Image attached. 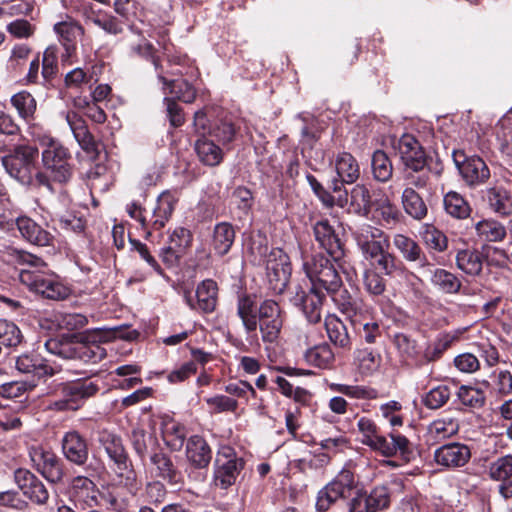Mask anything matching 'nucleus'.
<instances>
[{
	"mask_svg": "<svg viewBox=\"0 0 512 512\" xmlns=\"http://www.w3.org/2000/svg\"><path fill=\"white\" fill-rule=\"evenodd\" d=\"M5 261L22 266L18 269V278L30 291L51 300H61L68 296V289L54 274L47 271V265L41 258L12 248L6 252Z\"/></svg>",
	"mask_w": 512,
	"mask_h": 512,
	"instance_id": "1",
	"label": "nucleus"
},
{
	"mask_svg": "<svg viewBox=\"0 0 512 512\" xmlns=\"http://www.w3.org/2000/svg\"><path fill=\"white\" fill-rule=\"evenodd\" d=\"M358 431L362 435L361 442L383 456L392 457L400 455L405 460H410L413 451L410 441L398 432H391L388 437L378 433L376 423L367 417H361L357 422Z\"/></svg>",
	"mask_w": 512,
	"mask_h": 512,
	"instance_id": "2",
	"label": "nucleus"
},
{
	"mask_svg": "<svg viewBox=\"0 0 512 512\" xmlns=\"http://www.w3.org/2000/svg\"><path fill=\"white\" fill-rule=\"evenodd\" d=\"M37 141L42 148L43 168L49 172L52 180L60 184L69 182L73 175L69 150L50 135L38 136Z\"/></svg>",
	"mask_w": 512,
	"mask_h": 512,
	"instance_id": "3",
	"label": "nucleus"
},
{
	"mask_svg": "<svg viewBox=\"0 0 512 512\" xmlns=\"http://www.w3.org/2000/svg\"><path fill=\"white\" fill-rule=\"evenodd\" d=\"M98 391V383L89 379L61 383L56 390L59 398L50 401L48 408L54 411H76Z\"/></svg>",
	"mask_w": 512,
	"mask_h": 512,
	"instance_id": "4",
	"label": "nucleus"
},
{
	"mask_svg": "<svg viewBox=\"0 0 512 512\" xmlns=\"http://www.w3.org/2000/svg\"><path fill=\"white\" fill-rule=\"evenodd\" d=\"M39 149L30 144H19L1 156L6 173L19 183L30 182L31 172L35 170Z\"/></svg>",
	"mask_w": 512,
	"mask_h": 512,
	"instance_id": "5",
	"label": "nucleus"
},
{
	"mask_svg": "<svg viewBox=\"0 0 512 512\" xmlns=\"http://www.w3.org/2000/svg\"><path fill=\"white\" fill-rule=\"evenodd\" d=\"M303 269L310 279L311 287L317 290L335 292L342 286V279L335 265L322 254H316L304 260Z\"/></svg>",
	"mask_w": 512,
	"mask_h": 512,
	"instance_id": "6",
	"label": "nucleus"
},
{
	"mask_svg": "<svg viewBox=\"0 0 512 512\" xmlns=\"http://www.w3.org/2000/svg\"><path fill=\"white\" fill-rule=\"evenodd\" d=\"M244 464V460L238 457L233 449L230 447L222 448L215 460V485L221 489H227L235 484L241 470L244 468Z\"/></svg>",
	"mask_w": 512,
	"mask_h": 512,
	"instance_id": "7",
	"label": "nucleus"
},
{
	"mask_svg": "<svg viewBox=\"0 0 512 512\" xmlns=\"http://www.w3.org/2000/svg\"><path fill=\"white\" fill-rule=\"evenodd\" d=\"M354 486L355 479L353 473L349 470H342L318 492L316 500L317 511H327L337 500L350 495Z\"/></svg>",
	"mask_w": 512,
	"mask_h": 512,
	"instance_id": "8",
	"label": "nucleus"
},
{
	"mask_svg": "<svg viewBox=\"0 0 512 512\" xmlns=\"http://www.w3.org/2000/svg\"><path fill=\"white\" fill-rule=\"evenodd\" d=\"M363 257L371 261L389 248V240L385 233L370 224H362L352 232Z\"/></svg>",
	"mask_w": 512,
	"mask_h": 512,
	"instance_id": "9",
	"label": "nucleus"
},
{
	"mask_svg": "<svg viewBox=\"0 0 512 512\" xmlns=\"http://www.w3.org/2000/svg\"><path fill=\"white\" fill-rule=\"evenodd\" d=\"M452 158L460 175L470 187L485 184L490 178V169L478 156L467 157L462 150L453 151Z\"/></svg>",
	"mask_w": 512,
	"mask_h": 512,
	"instance_id": "10",
	"label": "nucleus"
},
{
	"mask_svg": "<svg viewBox=\"0 0 512 512\" xmlns=\"http://www.w3.org/2000/svg\"><path fill=\"white\" fill-rule=\"evenodd\" d=\"M28 452L33 467L44 478L52 483L62 480L64 474L62 463L51 449L42 445H32Z\"/></svg>",
	"mask_w": 512,
	"mask_h": 512,
	"instance_id": "11",
	"label": "nucleus"
},
{
	"mask_svg": "<svg viewBox=\"0 0 512 512\" xmlns=\"http://www.w3.org/2000/svg\"><path fill=\"white\" fill-rule=\"evenodd\" d=\"M399 157L409 170H421L426 166L425 152L418 140L411 134H404L395 144Z\"/></svg>",
	"mask_w": 512,
	"mask_h": 512,
	"instance_id": "12",
	"label": "nucleus"
},
{
	"mask_svg": "<svg viewBox=\"0 0 512 512\" xmlns=\"http://www.w3.org/2000/svg\"><path fill=\"white\" fill-rule=\"evenodd\" d=\"M14 481L23 495L32 502L43 505L49 499V492L44 484L28 469L18 468L14 472Z\"/></svg>",
	"mask_w": 512,
	"mask_h": 512,
	"instance_id": "13",
	"label": "nucleus"
},
{
	"mask_svg": "<svg viewBox=\"0 0 512 512\" xmlns=\"http://www.w3.org/2000/svg\"><path fill=\"white\" fill-rule=\"evenodd\" d=\"M471 458V450L469 446L453 442L442 445L434 452L435 462L446 468L463 467Z\"/></svg>",
	"mask_w": 512,
	"mask_h": 512,
	"instance_id": "14",
	"label": "nucleus"
},
{
	"mask_svg": "<svg viewBox=\"0 0 512 512\" xmlns=\"http://www.w3.org/2000/svg\"><path fill=\"white\" fill-rule=\"evenodd\" d=\"M325 294L321 290L310 287L309 291H304L298 287L293 297L295 305L300 306L307 320L311 323H317L321 319V311Z\"/></svg>",
	"mask_w": 512,
	"mask_h": 512,
	"instance_id": "15",
	"label": "nucleus"
},
{
	"mask_svg": "<svg viewBox=\"0 0 512 512\" xmlns=\"http://www.w3.org/2000/svg\"><path fill=\"white\" fill-rule=\"evenodd\" d=\"M218 287L215 281L211 279L204 280L198 285L194 296L190 292L185 293V301L187 305L194 310H200L204 313L212 312L217 303Z\"/></svg>",
	"mask_w": 512,
	"mask_h": 512,
	"instance_id": "16",
	"label": "nucleus"
},
{
	"mask_svg": "<svg viewBox=\"0 0 512 512\" xmlns=\"http://www.w3.org/2000/svg\"><path fill=\"white\" fill-rule=\"evenodd\" d=\"M150 473L171 485L183 483L182 472L174 465L170 456L163 452H154L150 456Z\"/></svg>",
	"mask_w": 512,
	"mask_h": 512,
	"instance_id": "17",
	"label": "nucleus"
},
{
	"mask_svg": "<svg viewBox=\"0 0 512 512\" xmlns=\"http://www.w3.org/2000/svg\"><path fill=\"white\" fill-rule=\"evenodd\" d=\"M70 495L74 502L84 507L92 508L99 505V489L88 477L77 476L73 478L70 485Z\"/></svg>",
	"mask_w": 512,
	"mask_h": 512,
	"instance_id": "18",
	"label": "nucleus"
},
{
	"mask_svg": "<svg viewBox=\"0 0 512 512\" xmlns=\"http://www.w3.org/2000/svg\"><path fill=\"white\" fill-rule=\"evenodd\" d=\"M393 245L406 261L419 262L421 269L431 272L432 265L415 240L404 234H395L393 237Z\"/></svg>",
	"mask_w": 512,
	"mask_h": 512,
	"instance_id": "19",
	"label": "nucleus"
},
{
	"mask_svg": "<svg viewBox=\"0 0 512 512\" xmlns=\"http://www.w3.org/2000/svg\"><path fill=\"white\" fill-rule=\"evenodd\" d=\"M62 450L67 460L83 465L88 459V445L86 440L77 432L69 431L62 438Z\"/></svg>",
	"mask_w": 512,
	"mask_h": 512,
	"instance_id": "20",
	"label": "nucleus"
},
{
	"mask_svg": "<svg viewBox=\"0 0 512 512\" xmlns=\"http://www.w3.org/2000/svg\"><path fill=\"white\" fill-rule=\"evenodd\" d=\"M314 235L316 241L334 260H338L343 256L342 244L327 220H322L315 224Z\"/></svg>",
	"mask_w": 512,
	"mask_h": 512,
	"instance_id": "21",
	"label": "nucleus"
},
{
	"mask_svg": "<svg viewBox=\"0 0 512 512\" xmlns=\"http://www.w3.org/2000/svg\"><path fill=\"white\" fill-rule=\"evenodd\" d=\"M266 271L270 282L275 281V288L281 290L285 286L289 274L287 255L280 249L271 251L266 260Z\"/></svg>",
	"mask_w": 512,
	"mask_h": 512,
	"instance_id": "22",
	"label": "nucleus"
},
{
	"mask_svg": "<svg viewBox=\"0 0 512 512\" xmlns=\"http://www.w3.org/2000/svg\"><path fill=\"white\" fill-rule=\"evenodd\" d=\"M176 203L177 198L170 191L162 192L157 198L156 206L149 219V226L154 230L162 229L171 218Z\"/></svg>",
	"mask_w": 512,
	"mask_h": 512,
	"instance_id": "23",
	"label": "nucleus"
},
{
	"mask_svg": "<svg viewBox=\"0 0 512 512\" xmlns=\"http://www.w3.org/2000/svg\"><path fill=\"white\" fill-rule=\"evenodd\" d=\"M54 31L58 36L60 43L64 46L67 56L70 57L76 50V43L80 36L83 35L84 29L72 18L54 25Z\"/></svg>",
	"mask_w": 512,
	"mask_h": 512,
	"instance_id": "24",
	"label": "nucleus"
},
{
	"mask_svg": "<svg viewBox=\"0 0 512 512\" xmlns=\"http://www.w3.org/2000/svg\"><path fill=\"white\" fill-rule=\"evenodd\" d=\"M489 471L491 478L502 482L499 486L501 495L506 499L512 497V456L497 459L491 464Z\"/></svg>",
	"mask_w": 512,
	"mask_h": 512,
	"instance_id": "25",
	"label": "nucleus"
},
{
	"mask_svg": "<svg viewBox=\"0 0 512 512\" xmlns=\"http://www.w3.org/2000/svg\"><path fill=\"white\" fill-rule=\"evenodd\" d=\"M186 456L191 465L195 468H206L211 459L212 451L208 443L200 436H191L186 445Z\"/></svg>",
	"mask_w": 512,
	"mask_h": 512,
	"instance_id": "26",
	"label": "nucleus"
},
{
	"mask_svg": "<svg viewBox=\"0 0 512 512\" xmlns=\"http://www.w3.org/2000/svg\"><path fill=\"white\" fill-rule=\"evenodd\" d=\"M113 463L114 467H112V470L114 473L115 483L126 488L129 493L135 494L140 488V481L128 460V456L123 457V459L116 460Z\"/></svg>",
	"mask_w": 512,
	"mask_h": 512,
	"instance_id": "27",
	"label": "nucleus"
},
{
	"mask_svg": "<svg viewBox=\"0 0 512 512\" xmlns=\"http://www.w3.org/2000/svg\"><path fill=\"white\" fill-rule=\"evenodd\" d=\"M17 227L21 235L32 244L48 246L52 243L53 236L28 217L18 218Z\"/></svg>",
	"mask_w": 512,
	"mask_h": 512,
	"instance_id": "28",
	"label": "nucleus"
},
{
	"mask_svg": "<svg viewBox=\"0 0 512 512\" xmlns=\"http://www.w3.org/2000/svg\"><path fill=\"white\" fill-rule=\"evenodd\" d=\"M66 120L81 148L87 153H95L97 151V143L89 132L85 121L74 112L68 113Z\"/></svg>",
	"mask_w": 512,
	"mask_h": 512,
	"instance_id": "29",
	"label": "nucleus"
},
{
	"mask_svg": "<svg viewBox=\"0 0 512 512\" xmlns=\"http://www.w3.org/2000/svg\"><path fill=\"white\" fill-rule=\"evenodd\" d=\"M457 268L467 275L477 276L483 268V254L472 248L458 250L455 256Z\"/></svg>",
	"mask_w": 512,
	"mask_h": 512,
	"instance_id": "30",
	"label": "nucleus"
},
{
	"mask_svg": "<svg viewBox=\"0 0 512 512\" xmlns=\"http://www.w3.org/2000/svg\"><path fill=\"white\" fill-rule=\"evenodd\" d=\"M325 329L329 340L337 347L351 348V338L347 326L336 315H328L325 318Z\"/></svg>",
	"mask_w": 512,
	"mask_h": 512,
	"instance_id": "31",
	"label": "nucleus"
},
{
	"mask_svg": "<svg viewBox=\"0 0 512 512\" xmlns=\"http://www.w3.org/2000/svg\"><path fill=\"white\" fill-rule=\"evenodd\" d=\"M338 177L346 184L355 183L360 176V166L356 158L348 152L339 153L335 159Z\"/></svg>",
	"mask_w": 512,
	"mask_h": 512,
	"instance_id": "32",
	"label": "nucleus"
},
{
	"mask_svg": "<svg viewBox=\"0 0 512 512\" xmlns=\"http://www.w3.org/2000/svg\"><path fill=\"white\" fill-rule=\"evenodd\" d=\"M235 240L234 227L227 222L218 223L213 230L212 247L219 256L226 255Z\"/></svg>",
	"mask_w": 512,
	"mask_h": 512,
	"instance_id": "33",
	"label": "nucleus"
},
{
	"mask_svg": "<svg viewBox=\"0 0 512 512\" xmlns=\"http://www.w3.org/2000/svg\"><path fill=\"white\" fill-rule=\"evenodd\" d=\"M237 315L242 321L247 334H255L258 321L254 299L249 295H242L238 298Z\"/></svg>",
	"mask_w": 512,
	"mask_h": 512,
	"instance_id": "34",
	"label": "nucleus"
},
{
	"mask_svg": "<svg viewBox=\"0 0 512 512\" xmlns=\"http://www.w3.org/2000/svg\"><path fill=\"white\" fill-rule=\"evenodd\" d=\"M486 200L491 210L501 216L512 214V197L504 189L491 187L485 192Z\"/></svg>",
	"mask_w": 512,
	"mask_h": 512,
	"instance_id": "35",
	"label": "nucleus"
},
{
	"mask_svg": "<svg viewBox=\"0 0 512 512\" xmlns=\"http://www.w3.org/2000/svg\"><path fill=\"white\" fill-rule=\"evenodd\" d=\"M195 150L199 160L207 166H217L223 159L221 148L205 136L196 141Z\"/></svg>",
	"mask_w": 512,
	"mask_h": 512,
	"instance_id": "36",
	"label": "nucleus"
},
{
	"mask_svg": "<svg viewBox=\"0 0 512 512\" xmlns=\"http://www.w3.org/2000/svg\"><path fill=\"white\" fill-rule=\"evenodd\" d=\"M126 47L130 56L151 60L155 67H157V59L153 45L140 34L132 32L127 36Z\"/></svg>",
	"mask_w": 512,
	"mask_h": 512,
	"instance_id": "37",
	"label": "nucleus"
},
{
	"mask_svg": "<svg viewBox=\"0 0 512 512\" xmlns=\"http://www.w3.org/2000/svg\"><path fill=\"white\" fill-rule=\"evenodd\" d=\"M405 212L416 220H421L427 215V206L422 197L412 188L406 187L401 196Z\"/></svg>",
	"mask_w": 512,
	"mask_h": 512,
	"instance_id": "38",
	"label": "nucleus"
},
{
	"mask_svg": "<svg viewBox=\"0 0 512 512\" xmlns=\"http://www.w3.org/2000/svg\"><path fill=\"white\" fill-rule=\"evenodd\" d=\"M329 389L356 400H374L378 398V391L368 385H348L342 383H330Z\"/></svg>",
	"mask_w": 512,
	"mask_h": 512,
	"instance_id": "39",
	"label": "nucleus"
},
{
	"mask_svg": "<svg viewBox=\"0 0 512 512\" xmlns=\"http://www.w3.org/2000/svg\"><path fill=\"white\" fill-rule=\"evenodd\" d=\"M306 180L324 207L332 208L337 205L343 208L348 204V198L346 194L333 196L331 192L325 189L324 186L312 174H307Z\"/></svg>",
	"mask_w": 512,
	"mask_h": 512,
	"instance_id": "40",
	"label": "nucleus"
},
{
	"mask_svg": "<svg viewBox=\"0 0 512 512\" xmlns=\"http://www.w3.org/2000/svg\"><path fill=\"white\" fill-rule=\"evenodd\" d=\"M162 438L171 450L179 451L186 438L185 427L174 420L164 421L162 424Z\"/></svg>",
	"mask_w": 512,
	"mask_h": 512,
	"instance_id": "41",
	"label": "nucleus"
},
{
	"mask_svg": "<svg viewBox=\"0 0 512 512\" xmlns=\"http://www.w3.org/2000/svg\"><path fill=\"white\" fill-rule=\"evenodd\" d=\"M334 353L327 343L316 345L308 349L304 358L309 365L326 369L332 366L334 362Z\"/></svg>",
	"mask_w": 512,
	"mask_h": 512,
	"instance_id": "42",
	"label": "nucleus"
},
{
	"mask_svg": "<svg viewBox=\"0 0 512 512\" xmlns=\"http://www.w3.org/2000/svg\"><path fill=\"white\" fill-rule=\"evenodd\" d=\"M354 364L363 376H370L377 371L381 364V356L368 348L355 351Z\"/></svg>",
	"mask_w": 512,
	"mask_h": 512,
	"instance_id": "43",
	"label": "nucleus"
},
{
	"mask_svg": "<svg viewBox=\"0 0 512 512\" xmlns=\"http://www.w3.org/2000/svg\"><path fill=\"white\" fill-rule=\"evenodd\" d=\"M459 431V423L452 417H442L434 420L428 426L429 436L436 440L441 441L449 438Z\"/></svg>",
	"mask_w": 512,
	"mask_h": 512,
	"instance_id": "44",
	"label": "nucleus"
},
{
	"mask_svg": "<svg viewBox=\"0 0 512 512\" xmlns=\"http://www.w3.org/2000/svg\"><path fill=\"white\" fill-rule=\"evenodd\" d=\"M98 441L113 462L127 456L121 438L114 433L106 429L100 430Z\"/></svg>",
	"mask_w": 512,
	"mask_h": 512,
	"instance_id": "45",
	"label": "nucleus"
},
{
	"mask_svg": "<svg viewBox=\"0 0 512 512\" xmlns=\"http://www.w3.org/2000/svg\"><path fill=\"white\" fill-rule=\"evenodd\" d=\"M431 283L447 294L457 293L461 288V281L458 277L442 268H437L432 272Z\"/></svg>",
	"mask_w": 512,
	"mask_h": 512,
	"instance_id": "46",
	"label": "nucleus"
},
{
	"mask_svg": "<svg viewBox=\"0 0 512 512\" xmlns=\"http://www.w3.org/2000/svg\"><path fill=\"white\" fill-rule=\"evenodd\" d=\"M477 236L488 242L502 241L506 237V228L495 220H482L475 224Z\"/></svg>",
	"mask_w": 512,
	"mask_h": 512,
	"instance_id": "47",
	"label": "nucleus"
},
{
	"mask_svg": "<svg viewBox=\"0 0 512 512\" xmlns=\"http://www.w3.org/2000/svg\"><path fill=\"white\" fill-rule=\"evenodd\" d=\"M372 173L375 180L379 182H387L393 175V165L388 155L377 150L372 155Z\"/></svg>",
	"mask_w": 512,
	"mask_h": 512,
	"instance_id": "48",
	"label": "nucleus"
},
{
	"mask_svg": "<svg viewBox=\"0 0 512 512\" xmlns=\"http://www.w3.org/2000/svg\"><path fill=\"white\" fill-rule=\"evenodd\" d=\"M363 286L370 296L377 298L380 304L384 303L383 294L386 290V283L377 271L372 268H367L364 271Z\"/></svg>",
	"mask_w": 512,
	"mask_h": 512,
	"instance_id": "49",
	"label": "nucleus"
},
{
	"mask_svg": "<svg viewBox=\"0 0 512 512\" xmlns=\"http://www.w3.org/2000/svg\"><path fill=\"white\" fill-rule=\"evenodd\" d=\"M374 217L382 225H394L399 220V210L397 207L384 196L374 203Z\"/></svg>",
	"mask_w": 512,
	"mask_h": 512,
	"instance_id": "50",
	"label": "nucleus"
},
{
	"mask_svg": "<svg viewBox=\"0 0 512 512\" xmlns=\"http://www.w3.org/2000/svg\"><path fill=\"white\" fill-rule=\"evenodd\" d=\"M371 268L375 271L379 270L386 276H395L401 271V262L397 260L396 256L393 255L386 249L381 254L373 258L371 261Z\"/></svg>",
	"mask_w": 512,
	"mask_h": 512,
	"instance_id": "51",
	"label": "nucleus"
},
{
	"mask_svg": "<svg viewBox=\"0 0 512 512\" xmlns=\"http://www.w3.org/2000/svg\"><path fill=\"white\" fill-rule=\"evenodd\" d=\"M131 442L135 452L141 457L154 453L157 447V439L151 433L142 429H134L131 435Z\"/></svg>",
	"mask_w": 512,
	"mask_h": 512,
	"instance_id": "52",
	"label": "nucleus"
},
{
	"mask_svg": "<svg viewBox=\"0 0 512 512\" xmlns=\"http://www.w3.org/2000/svg\"><path fill=\"white\" fill-rule=\"evenodd\" d=\"M371 196L368 188L363 184L355 185L350 193V206L360 215H366L371 206Z\"/></svg>",
	"mask_w": 512,
	"mask_h": 512,
	"instance_id": "53",
	"label": "nucleus"
},
{
	"mask_svg": "<svg viewBox=\"0 0 512 512\" xmlns=\"http://www.w3.org/2000/svg\"><path fill=\"white\" fill-rule=\"evenodd\" d=\"M106 357V350L101 345L74 343V359L86 363H97Z\"/></svg>",
	"mask_w": 512,
	"mask_h": 512,
	"instance_id": "54",
	"label": "nucleus"
},
{
	"mask_svg": "<svg viewBox=\"0 0 512 512\" xmlns=\"http://www.w3.org/2000/svg\"><path fill=\"white\" fill-rule=\"evenodd\" d=\"M11 103L21 118L25 120L33 118L37 104L36 100L29 92L21 91L16 93L12 96Z\"/></svg>",
	"mask_w": 512,
	"mask_h": 512,
	"instance_id": "55",
	"label": "nucleus"
},
{
	"mask_svg": "<svg viewBox=\"0 0 512 512\" xmlns=\"http://www.w3.org/2000/svg\"><path fill=\"white\" fill-rule=\"evenodd\" d=\"M421 237L427 248L431 250L443 252L447 249L446 235L433 225H425L421 231Z\"/></svg>",
	"mask_w": 512,
	"mask_h": 512,
	"instance_id": "56",
	"label": "nucleus"
},
{
	"mask_svg": "<svg viewBox=\"0 0 512 512\" xmlns=\"http://www.w3.org/2000/svg\"><path fill=\"white\" fill-rule=\"evenodd\" d=\"M444 208L449 215L458 219L466 218L470 213L468 203L456 192H448L444 196Z\"/></svg>",
	"mask_w": 512,
	"mask_h": 512,
	"instance_id": "57",
	"label": "nucleus"
},
{
	"mask_svg": "<svg viewBox=\"0 0 512 512\" xmlns=\"http://www.w3.org/2000/svg\"><path fill=\"white\" fill-rule=\"evenodd\" d=\"M116 334L117 331L112 328L99 327L88 329L79 334L77 342L100 345L101 343L112 341L116 337Z\"/></svg>",
	"mask_w": 512,
	"mask_h": 512,
	"instance_id": "58",
	"label": "nucleus"
},
{
	"mask_svg": "<svg viewBox=\"0 0 512 512\" xmlns=\"http://www.w3.org/2000/svg\"><path fill=\"white\" fill-rule=\"evenodd\" d=\"M338 308L347 316L352 317L359 309L358 300L353 297L348 290L343 289L342 286L335 292H328Z\"/></svg>",
	"mask_w": 512,
	"mask_h": 512,
	"instance_id": "59",
	"label": "nucleus"
},
{
	"mask_svg": "<svg viewBox=\"0 0 512 512\" xmlns=\"http://www.w3.org/2000/svg\"><path fill=\"white\" fill-rule=\"evenodd\" d=\"M159 79L164 85L169 87L171 94L175 95L179 100L185 103H191L196 97V91L186 80L179 79L168 82L163 76H159Z\"/></svg>",
	"mask_w": 512,
	"mask_h": 512,
	"instance_id": "60",
	"label": "nucleus"
},
{
	"mask_svg": "<svg viewBox=\"0 0 512 512\" xmlns=\"http://www.w3.org/2000/svg\"><path fill=\"white\" fill-rule=\"evenodd\" d=\"M16 368L27 374L42 376L47 373V365L43 364L42 359L30 355H21L16 360Z\"/></svg>",
	"mask_w": 512,
	"mask_h": 512,
	"instance_id": "61",
	"label": "nucleus"
},
{
	"mask_svg": "<svg viewBox=\"0 0 512 512\" xmlns=\"http://www.w3.org/2000/svg\"><path fill=\"white\" fill-rule=\"evenodd\" d=\"M457 396L463 405L471 408H480L485 403L484 392L472 386H461Z\"/></svg>",
	"mask_w": 512,
	"mask_h": 512,
	"instance_id": "62",
	"label": "nucleus"
},
{
	"mask_svg": "<svg viewBox=\"0 0 512 512\" xmlns=\"http://www.w3.org/2000/svg\"><path fill=\"white\" fill-rule=\"evenodd\" d=\"M21 338V332L14 323L0 319V346H17L21 342Z\"/></svg>",
	"mask_w": 512,
	"mask_h": 512,
	"instance_id": "63",
	"label": "nucleus"
},
{
	"mask_svg": "<svg viewBox=\"0 0 512 512\" xmlns=\"http://www.w3.org/2000/svg\"><path fill=\"white\" fill-rule=\"evenodd\" d=\"M192 243L191 232L183 227H178L173 230L169 236V249L176 252L185 253L186 249L190 247Z\"/></svg>",
	"mask_w": 512,
	"mask_h": 512,
	"instance_id": "64",
	"label": "nucleus"
}]
</instances>
